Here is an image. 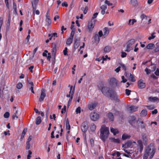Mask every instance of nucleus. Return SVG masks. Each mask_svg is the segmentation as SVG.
Wrapping results in <instances>:
<instances>
[{
  "label": "nucleus",
  "mask_w": 159,
  "mask_h": 159,
  "mask_svg": "<svg viewBox=\"0 0 159 159\" xmlns=\"http://www.w3.org/2000/svg\"><path fill=\"white\" fill-rule=\"evenodd\" d=\"M98 87V89L101 91L104 96L110 97L112 100H114L117 102H120L116 92L112 89L107 86H104L103 85H99Z\"/></svg>",
  "instance_id": "1"
},
{
  "label": "nucleus",
  "mask_w": 159,
  "mask_h": 159,
  "mask_svg": "<svg viewBox=\"0 0 159 159\" xmlns=\"http://www.w3.org/2000/svg\"><path fill=\"white\" fill-rule=\"evenodd\" d=\"M156 151L154 144L150 143L145 150L143 156V159H147L148 156H150L149 159H151L153 157Z\"/></svg>",
  "instance_id": "2"
},
{
  "label": "nucleus",
  "mask_w": 159,
  "mask_h": 159,
  "mask_svg": "<svg viewBox=\"0 0 159 159\" xmlns=\"http://www.w3.org/2000/svg\"><path fill=\"white\" fill-rule=\"evenodd\" d=\"M100 130V138L104 142L108 137L109 130L108 128L105 125H102L101 127Z\"/></svg>",
  "instance_id": "3"
},
{
  "label": "nucleus",
  "mask_w": 159,
  "mask_h": 159,
  "mask_svg": "<svg viewBox=\"0 0 159 159\" xmlns=\"http://www.w3.org/2000/svg\"><path fill=\"white\" fill-rule=\"evenodd\" d=\"M110 85L113 88L118 86L117 80L115 78H111L109 82Z\"/></svg>",
  "instance_id": "4"
},
{
  "label": "nucleus",
  "mask_w": 159,
  "mask_h": 159,
  "mask_svg": "<svg viewBox=\"0 0 159 159\" xmlns=\"http://www.w3.org/2000/svg\"><path fill=\"white\" fill-rule=\"evenodd\" d=\"M80 38L75 36L74 38V48L75 49H76L80 45Z\"/></svg>",
  "instance_id": "5"
},
{
  "label": "nucleus",
  "mask_w": 159,
  "mask_h": 159,
  "mask_svg": "<svg viewBox=\"0 0 159 159\" xmlns=\"http://www.w3.org/2000/svg\"><path fill=\"white\" fill-rule=\"evenodd\" d=\"M88 128V122L87 121H84L82 124L81 126V130L84 133H86Z\"/></svg>",
  "instance_id": "6"
},
{
  "label": "nucleus",
  "mask_w": 159,
  "mask_h": 159,
  "mask_svg": "<svg viewBox=\"0 0 159 159\" xmlns=\"http://www.w3.org/2000/svg\"><path fill=\"white\" fill-rule=\"evenodd\" d=\"M96 21V20L92 19L90 21L88 22V28L89 31L92 30L93 29Z\"/></svg>",
  "instance_id": "7"
},
{
  "label": "nucleus",
  "mask_w": 159,
  "mask_h": 159,
  "mask_svg": "<svg viewBox=\"0 0 159 159\" xmlns=\"http://www.w3.org/2000/svg\"><path fill=\"white\" fill-rule=\"evenodd\" d=\"M135 120V117L134 116H132L130 117L129 119V123L134 128H136L135 125L136 123Z\"/></svg>",
  "instance_id": "8"
},
{
  "label": "nucleus",
  "mask_w": 159,
  "mask_h": 159,
  "mask_svg": "<svg viewBox=\"0 0 159 159\" xmlns=\"http://www.w3.org/2000/svg\"><path fill=\"white\" fill-rule=\"evenodd\" d=\"M91 119L93 121H96L99 118V115L96 113H91L90 114Z\"/></svg>",
  "instance_id": "9"
},
{
  "label": "nucleus",
  "mask_w": 159,
  "mask_h": 159,
  "mask_svg": "<svg viewBox=\"0 0 159 159\" xmlns=\"http://www.w3.org/2000/svg\"><path fill=\"white\" fill-rule=\"evenodd\" d=\"M11 20V14H10V13H9L8 15V19L7 21V22L6 23V31H8L9 30Z\"/></svg>",
  "instance_id": "10"
},
{
  "label": "nucleus",
  "mask_w": 159,
  "mask_h": 159,
  "mask_svg": "<svg viewBox=\"0 0 159 159\" xmlns=\"http://www.w3.org/2000/svg\"><path fill=\"white\" fill-rule=\"evenodd\" d=\"M51 47L52 49V54L54 55V58L57 52V45L55 43H52V44Z\"/></svg>",
  "instance_id": "11"
},
{
  "label": "nucleus",
  "mask_w": 159,
  "mask_h": 159,
  "mask_svg": "<svg viewBox=\"0 0 159 159\" xmlns=\"http://www.w3.org/2000/svg\"><path fill=\"white\" fill-rule=\"evenodd\" d=\"M45 90L44 89H41V93L40 98L39 99V101L40 102L43 101L45 97L46 96V94L45 93Z\"/></svg>",
  "instance_id": "12"
},
{
  "label": "nucleus",
  "mask_w": 159,
  "mask_h": 159,
  "mask_svg": "<svg viewBox=\"0 0 159 159\" xmlns=\"http://www.w3.org/2000/svg\"><path fill=\"white\" fill-rule=\"evenodd\" d=\"M143 81L142 80H140L138 82V86L139 89H143L146 87L145 83L143 82Z\"/></svg>",
  "instance_id": "13"
},
{
  "label": "nucleus",
  "mask_w": 159,
  "mask_h": 159,
  "mask_svg": "<svg viewBox=\"0 0 159 159\" xmlns=\"http://www.w3.org/2000/svg\"><path fill=\"white\" fill-rule=\"evenodd\" d=\"M132 144V142L131 140L128 141L125 144L122 145V147L125 148H127L131 146Z\"/></svg>",
  "instance_id": "14"
},
{
  "label": "nucleus",
  "mask_w": 159,
  "mask_h": 159,
  "mask_svg": "<svg viewBox=\"0 0 159 159\" xmlns=\"http://www.w3.org/2000/svg\"><path fill=\"white\" fill-rule=\"evenodd\" d=\"M130 3L132 6L134 7H137L139 5L137 0H131Z\"/></svg>",
  "instance_id": "15"
},
{
  "label": "nucleus",
  "mask_w": 159,
  "mask_h": 159,
  "mask_svg": "<svg viewBox=\"0 0 159 159\" xmlns=\"http://www.w3.org/2000/svg\"><path fill=\"white\" fill-rule=\"evenodd\" d=\"M138 108V107L137 106L132 105L129 107V110L130 113H133L134 112L136 111L137 110Z\"/></svg>",
  "instance_id": "16"
},
{
  "label": "nucleus",
  "mask_w": 159,
  "mask_h": 159,
  "mask_svg": "<svg viewBox=\"0 0 159 159\" xmlns=\"http://www.w3.org/2000/svg\"><path fill=\"white\" fill-rule=\"evenodd\" d=\"M131 136L128 135L124 133L123 134L121 137V139L123 140H125L126 139H130Z\"/></svg>",
  "instance_id": "17"
},
{
  "label": "nucleus",
  "mask_w": 159,
  "mask_h": 159,
  "mask_svg": "<svg viewBox=\"0 0 159 159\" xmlns=\"http://www.w3.org/2000/svg\"><path fill=\"white\" fill-rule=\"evenodd\" d=\"M110 140L112 142H113L116 143H120V140L119 139H116L114 138H110Z\"/></svg>",
  "instance_id": "18"
},
{
  "label": "nucleus",
  "mask_w": 159,
  "mask_h": 159,
  "mask_svg": "<svg viewBox=\"0 0 159 159\" xmlns=\"http://www.w3.org/2000/svg\"><path fill=\"white\" fill-rule=\"evenodd\" d=\"M155 47V45L153 43H150L148 44V45L145 48V49L146 48L148 49H152Z\"/></svg>",
  "instance_id": "19"
},
{
  "label": "nucleus",
  "mask_w": 159,
  "mask_h": 159,
  "mask_svg": "<svg viewBox=\"0 0 159 159\" xmlns=\"http://www.w3.org/2000/svg\"><path fill=\"white\" fill-rule=\"evenodd\" d=\"M111 50V48L109 46H106L104 48V53H107Z\"/></svg>",
  "instance_id": "20"
},
{
  "label": "nucleus",
  "mask_w": 159,
  "mask_h": 159,
  "mask_svg": "<svg viewBox=\"0 0 159 159\" xmlns=\"http://www.w3.org/2000/svg\"><path fill=\"white\" fill-rule=\"evenodd\" d=\"M107 116L111 121H113L114 120V116L112 113L109 112L107 114Z\"/></svg>",
  "instance_id": "21"
},
{
  "label": "nucleus",
  "mask_w": 159,
  "mask_h": 159,
  "mask_svg": "<svg viewBox=\"0 0 159 159\" xmlns=\"http://www.w3.org/2000/svg\"><path fill=\"white\" fill-rule=\"evenodd\" d=\"M96 107V104L95 103H92L88 105V107L89 109L92 111Z\"/></svg>",
  "instance_id": "22"
},
{
  "label": "nucleus",
  "mask_w": 159,
  "mask_h": 159,
  "mask_svg": "<svg viewBox=\"0 0 159 159\" xmlns=\"http://www.w3.org/2000/svg\"><path fill=\"white\" fill-rule=\"evenodd\" d=\"M50 16L49 15H46V21L47 23V25L48 26L50 25L51 23V20L50 19Z\"/></svg>",
  "instance_id": "23"
},
{
  "label": "nucleus",
  "mask_w": 159,
  "mask_h": 159,
  "mask_svg": "<svg viewBox=\"0 0 159 159\" xmlns=\"http://www.w3.org/2000/svg\"><path fill=\"white\" fill-rule=\"evenodd\" d=\"M111 131L113 134L114 135L119 133V131L117 129H114L113 128H111Z\"/></svg>",
  "instance_id": "24"
},
{
  "label": "nucleus",
  "mask_w": 159,
  "mask_h": 159,
  "mask_svg": "<svg viewBox=\"0 0 159 159\" xmlns=\"http://www.w3.org/2000/svg\"><path fill=\"white\" fill-rule=\"evenodd\" d=\"M103 31L104 33V36H105L104 38H105L108 35L109 33V30L108 28L105 27L103 30Z\"/></svg>",
  "instance_id": "25"
},
{
  "label": "nucleus",
  "mask_w": 159,
  "mask_h": 159,
  "mask_svg": "<svg viewBox=\"0 0 159 159\" xmlns=\"http://www.w3.org/2000/svg\"><path fill=\"white\" fill-rule=\"evenodd\" d=\"M141 136L142 139L146 143L147 141L148 140L146 134L145 133H142L141 134Z\"/></svg>",
  "instance_id": "26"
},
{
  "label": "nucleus",
  "mask_w": 159,
  "mask_h": 159,
  "mask_svg": "<svg viewBox=\"0 0 159 159\" xmlns=\"http://www.w3.org/2000/svg\"><path fill=\"white\" fill-rule=\"evenodd\" d=\"M135 42V39H132L129 40L128 42V43L127 45H128V47H131V46Z\"/></svg>",
  "instance_id": "27"
},
{
  "label": "nucleus",
  "mask_w": 159,
  "mask_h": 159,
  "mask_svg": "<svg viewBox=\"0 0 159 159\" xmlns=\"http://www.w3.org/2000/svg\"><path fill=\"white\" fill-rule=\"evenodd\" d=\"M42 121L41 117L40 116L37 117L36 120V124L37 125H39Z\"/></svg>",
  "instance_id": "28"
},
{
  "label": "nucleus",
  "mask_w": 159,
  "mask_h": 159,
  "mask_svg": "<svg viewBox=\"0 0 159 159\" xmlns=\"http://www.w3.org/2000/svg\"><path fill=\"white\" fill-rule=\"evenodd\" d=\"M13 8L14 9V12L15 14H17L16 9V5L14 2V0H13Z\"/></svg>",
  "instance_id": "29"
},
{
  "label": "nucleus",
  "mask_w": 159,
  "mask_h": 159,
  "mask_svg": "<svg viewBox=\"0 0 159 159\" xmlns=\"http://www.w3.org/2000/svg\"><path fill=\"white\" fill-rule=\"evenodd\" d=\"M66 127L67 129L69 130L70 129V126L69 124V121L68 118L67 119L66 121Z\"/></svg>",
  "instance_id": "30"
},
{
  "label": "nucleus",
  "mask_w": 159,
  "mask_h": 159,
  "mask_svg": "<svg viewBox=\"0 0 159 159\" xmlns=\"http://www.w3.org/2000/svg\"><path fill=\"white\" fill-rule=\"evenodd\" d=\"M147 111L146 109H143L142 111L140 113V115L142 116H145L147 115Z\"/></svg>",
  "instance_id": "31"
},
{
  "label": "nucleus",
  "mask_w": 159,
  "mask_h": 159,
  "mask_svg": "<svg viewBox=\"0 0 159 159\" xmlns=\"http://www.w3.org/2000/svg\"><path fill=\"white\" fill-rule=\"evenodd\" d=\"M149 100L151 101L155 102L159 100V99L157 97H150L149 98Z\"/></svg>",
  "instance_id": "32"
},
{
  "label": "nucleus",
  "mask_w": 159,
  "mask_h": 159,
  "mask_svg": "<svg viewBox=\"0 0 159 159\" xmlns=\"http://www.w3.org/2000/svg\"><path fill=\"white\" fill-rule=\"evenodd\" d=\"M27 130V129L26 128H25L24 129V130H23V131L22 133L21 136L20 138L21 139H22L24 138V137L26 133Z\"/></svg>",
  "instance_id": "33"
},
{
  "label": "nucleus",
  "mask_w": 159,
  "mask_h": 159,
  "mask_svg": "<svg viewBox=\"0 0 159 159\" xmlns=\"http://www.w3.org/2000/svg\"><path fill=\"white\" fill-rule=\"evenodd\" d=\"M90 129L93 132L95 131L96 129V125L93 123L91 124Z\"/></svg>",
  "instance_id": "34"
},
{
  "label": "nucleus",
  "mask_w": 159,
  "mask_h": 159,
  "mask_svg": "<svg viewBox=\"0 0 159 159\" xmlns=\"http://www.w3.org/2000/svg\"><path fill=\"white\" fill-rule=\"evenodd\" d=\"M73 40V38L70 37L67 40L66 44L67 45L70 44L72 43Z\"/></svg>",
  "instance_id": "35"
},
{
  "label": "nucleus",
  "mask_w": 159,
  "mask_h": 159,
  "mask_svg": "<svg viewBox=\"0 0 159 159\" xmlns=\"http://www.w3.org/2000/svg\"><path fill=\"white\" fill-rule=\"evenodd\" d=\"M57 33L56 32H55V33H52V34H48V36L50 37L51 36H52V37H53V39L54 40H55V37H57Z\"/></svg>",
  "instance_id": "36"
},
{
  "label": "nucleus",
  "mask_w": 159,
  "mask_h": 159,
  "mask_svg": "<svg viewBox=\"0 0 159 159\" xmlns=\"http://www.w3.org/2000/svg\"><path fill=\"white\" fill-rule=\"evenodd\" d=\"M99 37H100L98 36V34H95L94 36V40L96 41L99 42L100 40Z\"/></svg>",
  "instance_id": "37"
},
{
  "label": "nucleus",
  "mask_w": 159,
  "mask_h": 159,
  "mask_svg": "<svg viewBox=\"0 0 159 159\" xmlns=\"http://www.w3.org/2000/svg\"><path fill=\"white\" fill-rule=\"evenodd\" d=\"M32 6L33 7V14L34 15L35 14V11L36 10L37 5L34 4L33 2H32Z\"/></svg>",
  "instance_id": "38"
},
{
  "label": "nucleus",
  "mask_w": 159,
  "mask_h": 159,
  "mask_svg": "<svg viewBox=\"0 0 159 159\" xmlns=\"http://www.w3.org/2000/svg\"><path fill=\"white\" fill-rule=\"evenodd\" d=\"M155 32H154L152 33L151 35V36L148 37V39L149 40H151V39H154L155 37V36L154 35L155 34Z\"/></svg>",
  "instance_id": "39"
},
{
  "label": "nucleus",
  "mask_w": 159,
  "mask_h": 159,
  "mask_svg": "<svg viewBox=\"0 0 159 159\" xmlns=\"http://www.w3.org/2000/svg\"><path fill=\"white\" fill-rule=\"evenodd\" d=\"M156 47L154 49V52H157L159 51V45L158 43H157L156 44Z\"/></svg>",
  "instance_id": "40"
},
{
  "label": "nucleus",
  "mask_w": 159,
  "mask_h": 159,
  "mask_svg": "<svg viewBox=\"0 0 159 159\" xmlns=\"http://www.w3.org/2000/svg\"><path fill=\"white\" fill-rule=\"evenodd\" d=\"M23 86L22 84L21 83H19L16 84V87L18 89H21Z\"/></svg>",
  "instance_id": "41"
},
{
  "label": "nucleus",
  "mask_w": 159,
  "mask_h": 159,
  "mask_svg": "<svg viewBox=\"0 0 159 159\" xmlns=\"http://www.w3.org/2000/svg\"><path fill=\"white\" fill-rule=\"evenodd\" d=\"M130 80L132 82H134L136 80L134 78V77L131 73L130 74Z\"/></svg>",
  "instance_id": "42"
},
{
  "label": "nucleus",
  "mask_w": 159,
  "mask_h": 159,
  "mask_svg": "<svg viewBox=\"0 0 159 159\" xmlns=\"http://www.w3.org/2000/svg\"><path fill=\"white\" fill-rule=\"evenodd\" d=\"M10 113L8 112H6L4 115V117L5 118H7L9 117Z\"/></svg>",
  "instance_id": "43"
},
{
  "label": "nucleus",
  "mask_w": 159,
  "mask_h": 159,
  "mask_svg": "<svg viewBox=\"0 0 159 159\" xmlns=\"http://www.w3.org/2000/svg\"><path fill=\"white\" fill-rule=\"evenodd\" d=\"M72 98H73V96H71L70 97V98L69 99L68 101V104L67 105L68 107H69V106L71 104V103L72 100Z\"/></svg>",
  "instance_id": "44"
},
{
  "label": "nucleus",
  "mask_w": 159,
  "mask_h": 159,
  "mask_svg": "<svg viewBox=\"0 0 159 159\" xmlns=\"http://www.w3.org/2000/svg\"><path fill=\"white\" fill-rule=\"evenodd\" d=\"M125 94L129 96L130 94V93L131 92V90H130L128 89H126L125 90Z\"/></svg>",
  "instance_id": "45"
},
{
  "label": "nucleus",
  "mask_w": 159,
  "mask_h": 159,
  "mask_svg": "<svg viewBox=\"0 0 159 159\" xmlns=\"http://www.w3.org/2000/svg\"><path fill=\"white\" fill-rule=\"evenodd\" d=\"M140 122L141 124L140 125V127L141 129H143L145 127V124L143 122V121H140Z\"/></svg>",
  "instance_id": "46"
},
{
  "label": "nucleus",
  "mask_w": 159,
  "mask_h": 159,
  "mask_svg": "<svg viewBox=\"0 0 159 159\" xmlns=\"http://www.w3.org/2000/svg\"><path fill=\"white\" fill-rule=\"evenodd\" d=\"M26 150L29 149L30 148V143L26 142Z\"/></svg>",
  "instance_id": "47"
},
{
  "label": "nucleus",
  "mask_w": 159,
  "mask_h": 159,
  "mask_svg": "<svg viewBox=\"0 0 159 159\" xmlns=\"http://www.w3.org/2000/svg\"><path fill=\"white\" fill-rule=\"evenodd\" d=\"M145 71L146 72V74L147 75H148L151 72V70L150 69H149L147 68H146L145 69Z\"/></svg>",
  "instance_id": "48"
},
{
  "label": "nucleus",
  "mask_w": 159,
  "mask_h": 159,
  "mask_svg": "<svg viewBox=\"0 0 159 159\" xmlns=\"http://www.w3.org/2000/svg\"><path fill=\"white\" fill-rule=\"evenodd\" d=\"M76 112L77 114L80 113L81 112V107H79L76 108Z\"/></svg>",
  "instance_id": "49"
},
{
  "label": "nucleus",
  "mask_w": 159,
  "mask_h": 159,
  "mask_svg": "<svg viewBox=\"0 0 159 159\" xmlns=\"http://www.w3.org/2000/svg\"><path fill=\"white\" fill-rule=\"evenodd\" d=\"M101 9L102 10H105L107 8V6L106 5H102L100 7Z\"/></svg>",
  "instance_id": "50"
},
{
  "label": "nucleus",
  "mask_w": 159,
  "mask_h": 159,
  "mask_svg": "<svg viewBox=\"0 0 159 159\" xmlns=\"http://www.w3.org/2000/svg\"><path fill=\"white\" fill-rule=\"evenodd\" d=\"M127 53L126 52H121V57H122L124 58L125 57Z\"/></svg>",
  "instance_id": "51"
},
{
  "label": "nucleus",
  "mask_w": 159,
  "mask_h": 159,
  "mask_svg": "<svg viewBox=\"0 0 159 159\" xmlns=\"http://www.w3.org/2000/svg\"><path fill=\"white\" fill-rule=\"evenodd\" d=\"M121 78L122 81H121V82H122L124 83H125L127 81V79L125 78L124 76H122L121 77Z\"/></svg>",
  "instance_id": "52"
},
{
  "label": "nucleus",
  "mask_w": 159,
  "mask_h": 159,
  "mask_svg": "<svg viewBox=\"0 0 159 159\" xmlns=\"http://www.w3.org/2000/svg\"><path fill=\"white\" fill-rule=\"evenodd\" d=\"M61 5L63 7H67L68 6V5L67 2H63L62 3Z\"/></svg>",
  "instance_id": "53"
},
{
  "label": "nucleus",
  "mask_w": 159,
  "mask_h": 159,
  "mask_svg": "<svg viewBox=\"0 0 159 159\" xmlns=\"http://www.w3.org/2000/svg\"><path fill=\"white\" fill-rule=\"evenodd\" d=\"M66 107L65 105H64L63 108L62 109L61 111V112L62 114H63L64 113V111L65 112L66 111Z\"/></svg>",
  "instance_id": "54"
},
{
  "label": "nucleus",
  "mask_w": 159,
  "mask_h": 159,
  "mask_svg": "<svg viewBox=\"0 0 159 159\" xmlns=\"http://www.w3.org/2000/svg\"><path fill=\"white\" fill-rule=\"evenodd\" d=\"M105 2L106 4H107L109 6H112V3H110L107 0H106L105 1Z\"/></svg>",
  "instance_id": "55"
},
{
  "label": "nucleus",
  "mask_w": 159,
  "mask_h": 159,
  "mask_svg": "<svg viewBox=\"0 0 159 159\" xmlns=\"http://www.w3.org/2000/svg\"><path fill=\"white\" fill-rule=\"evenodd\" d=\"M48 56L47 57V59L49 61H50V59L51 58V56L50 53H48Z\"/></svg>",
  "instance_id": "56"
},
{
  "label": "nucleus",
  "mask_w": 159,
  "mask_h": 159,
  "mask_svg": "<svg viewBox=\"0 0 159 159\" xmlns=\"http://www.w3.org/2000/svg\"><path fill=\"white\" fill-rule=\"evenodd\" d=\"M98 14V12H96V13H94L93 14V16L92 17V19H94L97 17Z\"/></svg>",
  "instance_id": "57"
},
{
  "label": "nucleus",
  "mask_w": 159,
  "mask_h": 159,
  "mask_svg": "<svg viewBox=\"0 0 159 159\" xmlns=\"http://www.w3.org/2000/svg\"><path fill=\"white\" fill-rule=\"evenodd\" d=\"M121 66L122 67L123 70L125 71L126 70V66L124 64H120Z\"/></svg>",
  "instance_id": "58"
},
{
  "label": "nucleus",
  "mask_w": 159,
  "mask_h": 159,
  "mask_svg": "<svg viewBox=\"0 0 159 159\" xmlns=\"http://www.w3.org/2000/svg\"><path fill=\"white\" fill-rule=\"evenodd\" d=\"M90 143L92 146L94 145V141L93 139H91L90 140Z\"/></svg>",
  "instance_id": "59"
},
{
  "label": "nucleus",
  "mask_w": 159,
  "mask_h": 159,
  "mask_svg": "<svg viewBox=\"0 0 159 159\" xmlns=\"http://www.w3.org/2000/svg\"><path fill=\"white\" fill-rule=\"evenodd\" d=\"M158 111L157 109H155L153 111H152V113L153 115L156 114L157 113Z\"/></svg>",
  "instance_id": "60"
},
{
  "label": "nucleus",
  "mask_w": 159,
  "mask_h": 159,
  "mask_svg": "<svg viewBox=\"0 0 159 159\" xmlns=\"http://www.w3.org/2000/svg\"><path fill=\"white\" fill-rule=\"evenodd\" d=\"M154 73L157 76H159V69L158 68H157L156 71Z\"/></svg>",
  "instance_id": "61"
},
{
  "label": "nucleus",
  "mask_w": 159,
  "mask_h": 159,
  "mask_svg": "<svg viewBox=\"0 0 159 159\" xmlns=\"http://www.w3.org/2000/svg\"><path fill=\"white\" fill-rule=\"evenodd\" d=\"M151 77L153 78V79L156 80L158 79V77L156 76L154 74H152L151 75Z\"/></svg>",
  "instance_id": "62"
},
{
  "label": "nucleus",
  "mask_w": 159,
  "mask_h": 159,
  "mask_svg": "<svg viewBox=\"0 0 159 159\" xmlns=\"http://www.w3.org/2000/svg\"><path fill=\"white\" fill-rule=\"evenodd\" d=\"M34 67V66H30L29 68V69L30 70V71L31 72L33 73V69Z\"/></svg>",
  "instance_id": "63"
},
{
  "label": "nucleus",
  "mask_w": 159,
  "mask_h": 159,
  "mask_svg": "<svg viewBox=\"0 0 159 159\" xmlns=\"http://www.w3.org/2000/svg\"><path fill=\"white\" fill-rule=\"evenodd\" d=\"M75 33H74L73 31H71L70 37L73 39L74 35Z\"/></svg>",
  "instance_id": "64"
}]
</instances>
